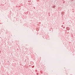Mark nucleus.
I'll list each match as a JSON object with an SVG mask.
<instances>
[{"instance_id": "f03ea898", "label": "nucleus", "mask_w": 75, "mask_h": 75, "mask_svg": "<svg viewBox=\"0 0 75 75\" xmlns=\"http://www.w3.org/2000/svg\"><path fill=\"white\" fill-rule=\"evenodd\" d=\"M68 28V27H67V28Z\"/></svg>"}, {"instance_id": "7ed1b4c3", "label": "nucleus", "mask_w": 75, "mask_h": 75, "mask_svg": "<svg viewBox=\"0 0 75 75\" xmlns=\"http://www.w3.org/2000/svg\"><path fill=\"white\" fill-rule=\"evenodd\" d=\"M40 24H41V23L40 22Z\"/></svg>"}, {"instance_id": "39448f33", "label": "nucleus", "mask_w": 75, "mask_h": 75, "mask_svg": "<svg viewBox=\"0 0 75 75\" xmlns=\"http://www.w3.org/2000/svg\"><path fill=\"white\" fill-rule=\"evenodd\" d=\"M63 24H64V23H63Z\"/></svg>"}, {"instance_id": "20e7f679", "label": "nucleus", "mask_w": 75, "mask_h": 75, "mask_svg": "<svg viewBox=\"0 0 75 75\" xmlns=\"http://www.w3.org/2000/svg\"><path fill=\"white\" fill-rule=\"evenodd\" d=\"M73 13H74V11H73Z\"/></svg>"}, {"instance_id": "f257e3e1", "label": "nucleus", "mask_w": 75, "mask_h": 75, "mask_svg": "<svg viewBox=\"0 0 75 75\" xmlns=\"http://www.w3.org/2000/svg\"><path fill=\"white\" fill-rule=\"evenodd\" d=\"M61 27H63V25H62Z\"/></svg>"}]
</instances>
